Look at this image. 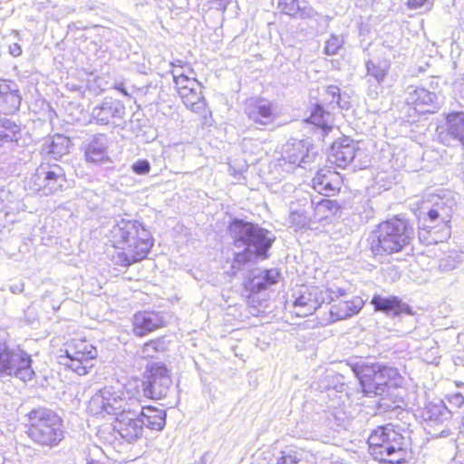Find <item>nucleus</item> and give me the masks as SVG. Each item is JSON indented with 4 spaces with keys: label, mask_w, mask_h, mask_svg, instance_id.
I'll use <instances>...</instances> for the list:
<instances>
[{
    "label": "nucleus",
    "mask_w": 464,
    "mask_h": 464,
    "mask_svg": "<svg viewBox=\"0 0 464 464\" xmlns=\"http://www.w3.org/2000/svg\"><path fill=\"white\" fill-rule=\"evenodd\" d=\"M343 290L337 292L327 285H306L298 287L292 303V313L297 317H306L324 308L320 317L323 324L350 317L360 311L361 306L346 298Z\"/></svg>",
    "instance_id": "obj_1"
},
{
    "label": "nucleus",
    "mask_w": 464,
    "mask_h": 464,
    "mask_svg": "<svg viewBox=\"0 0 464 464\" xmlns=\"http://www.w3.org/2000/svg\"><path fill=\"white\" fill-rule=\"evenodd\" d=\"M107 238L110 246L115 249L121 266H130L147 259L154 246L151 232L137 219H117L109 230Z\"/></svg>",
    "instance_id": "obj_2"
},
{
    "label": "nucleus",
    "mask_w": 464,
    "mask_h": 464,
    "mask_svg": "<svg viewBox=\"0 0 464 464\" xmlns=\"http://www.w3.org/2000/svg\"><path fill=\"white\" fill-rule=\"evenodd\" d=\"M366 443L369 455L380 464H410L413 459L411 440L392 423L372 430Z\"/></svg>",
    "instance_id": "obj_3"
},
{
    "label": "nucleus",
    "mask_w": 464,
    "mask_h": 464,
    "mask_svg": "<svg viewBox=\"0 0 464 464\" xmlns=\"http://www.w3.org/2000/svg\"><path fill=\"white\" fill-rule=\"evenodd\" d=\"M411 222L399 215L379 222L371 231L367 244L374 256L401 253L413 238Z\"/></svg>",
    "instance_id": "obj_4"
},
{
    "label": "nucleus",
    "mask_w": 464,
    "mask_h": 464,
    "mask_svg": "<svg viewBox=\"0 0 464 464\" xmlns=\"http://www.w3.org/2000/svg\"><path fill=\"white\" fill-rule=\"evenodd\" d=\"M353 372L363 395L381 401L392 398L403 382L397 368L379 362L356 363Z\"/></svg>",
    "instance_id": "obj_5"
},
{
    "label": "nucleus",
    "mask_w": 464,
    "mask_h": 464,
    "mask_svg": "<svg viewBox=\"0 0 464 464\" xmlns=\"http://www.w3.org/2000/svg\"><path fill=\"white\" fill-rule=\"evenodd\" d=\"M98 358L99 350L90 337L82 331H74L60 347L57 362L66 372L85 376L95 368Z\"/></svg>",
    "instance_id": "obj_6"
},
{
    "label": "nucleus",
    "mask_w": 464,
    "mask_h": 464,
    "mask_svg": "<svg viewBox=\"0 0 464 464\" xmlns=\"http://www.w3.org/2000/svg\"><path fill=\"white\" fill-rule=\"evenodd\" d=\"M175 91L183 104L194 113L211 116L203 95V85L197 79L191 63L175 59L170 63Z\"/></svg>",
    "instance_id": "obj_7"
},
{
    "label": "nucleus",
    "mask_w": 464,
    "mask_h": 464,
    "mask_svg": "<svg viewBox=\"0 0 464 464\" xmlns=\"http://www.w3.org/2000/svg\"><path fill=\"white\" fill-rule=\"evenodd\" d=\"M435 198H439V197L433 196L423 198L417 204L419 210L427 209L424 221L433 223L419 227V238L425 245L446 242L451 236V209L445 203L434 200Z\"/></svg>",
    "instance_id": "obj_8"
},
{
    "label": "nucleus",
    "mask_w": 464,
    "mask_h": 464,
    "mask_svg": "<svg viewBox=\"0 0 464 464\" xmlns=\"http://www.w3.org/2000/svg\"><path fill=\"white\" fill-rule=\"evenodd\" d=\"M26 434L36 444L53 448L64 439L62 419L53 411L37 408L26 414Z\"/></svg>",
    "instance_id": "obj_9"
},
{
    "label": "nucleus",
    "mask_w": 464,
    "mask_h": 464,
    "mask_svg": "<svg viewBox=\"0 0 464 464\" xmlns=\"http://www.w3.org/2000/svg\"><path fill=\"white\" fill-rule=\"evenodd\" d=\"M136 390L130 382L105 386L92 396L88 409L95 416L112 415L118 418L130 410L129 401L134 397Z\"/></svg>",
    "instance_id": "obj_10"
},
{
    "label": "nucleus",
    "mask_w": 464,
    "mask_h": 464,
    "mask_svg": "<svg viewBox=\"0 0 464 464\" xmlns=\"http://www.w3.org/2000/svg\"><path fill=\"white\" fill-rule=\"evenodd\" d=\"M33 188L44 196L62 191L67 183L63 168L57 163H41L31 179Z\"/></svg>",
    "instance_id": "obj_11"
},
{
    "label": "nucleus",
    "mask_w": 464,
    "mask_h": 464,
    "mask_svg": "<svg viewBox=\"0 0 464 464\" xmlns=\"http://www.w3.org/2000/svg\"><path fill=\"white\" fill-rule=\"evenodd\" d=\"M31 356L22 350L5 348L0 351V376H14L23 382L32 381L34 371Z\"/></svg>",
    "instance_id": "obj_12"
},
{
    "label": "nucleus",
    "mask_w": 464,
    "mask_h": 464,
    "mask_svg": "<svg viewBox=\"0 0 464 464\" xmlns=\"http://www.w3.org/2000/svg\"><path fill=\"white\" fill-rule=\"evenodd\" d=\"M171 382L170 374L165 364L150 362L146 366L141 386L143 395L150 400H161L166 397Z\"/></svg>",
    "instance_id": "obj_13"
},
{
    "label": "nucleus",
    "mask_w": 464,
    "mask_h": 464,
    "mask_svg": "<svg viewBox=\"0 0 464 464\" xmlns=\"http://www.w3.org/2000/svg\"><path fill=\"white\" fill-rule=\"evenodd\" d=\"M166 324L163 313L140 310L136 312L130 320V331L134 336L141 338L163 328Z\"/></svg>",
    "instance_id": "obj_14"
},
{
    "label": "nucleus",
    "mask_w": 464,
    "mask_h": 464,
    "mask_svg": "<svg viewBox=\"0 0 464 464\" xmlns=\"http://www.w3.org/2000/svg\"><path fill=\"white\" fill-rule=\"evenodd\" d=\"M113 431L121 440L128 443H134L143 438L144 428L134 411L130 410L114 418L112 422Z\"/></svg>",
    "instance_id": "obj_15"
},
{
    "label": "nucleus",
    "mask_w": 464,
    "mask_h": 464,
    "mask_svg": "<svg viewBox=\"0 0 464 464\" xmlns=\"http://www.w3.org/2000/svg\"><path fill=\"white\" fill-rule=\"evenodd\" d=\"M358 150L357 142L348 136H343L332 143L328 161L338 168L345 169L353 161Z\"/></svg>",
    "instance_id": "obj_16"
},
{
    "label": "nucleus",
    "mask_w": 464,
    "mask_h": 464,
    "mask_svg": "<svg viewBox=\"0 0 464 464\" xmlns=\"http://www.w3.org/2000/svg\"><path fill=\"white\" fill-rule=\"evenodd\" d=\"M125 106L121 101L106 97L102 102L95 106L92 112V121L98 125H108L114 119L123 117Z\"/></svg>",
    "instance_id": "obj_17"
},
{
    "label": "nucleus",
    "mask_w": 464,
    "mask_h": 464,
    "mask_svg": "<svg viewBox=\"0 0 464 464\" xmlns=\"http://www.w3.org/2000/svg\"><path fill=\"white\" fill-rule=\"evenodd\" d=\"M443 119V130L440 132V141L449 145L451 140H455L464 146V111H453L445 113Z\"/></svg>",
    "instance_id": "obj_18"
},
{
    "label": "nucleus",
    "mask_w": 464,
    "mask_h": 464,
    "mask_svg": "<svg viewBox=\"0 0 464 464\" xmlns=\"http://www.w3.org/2000/svg\"><path fill=\"white\" fill-rule=\"evenodd\" d=\"M22 97L15 83L7 79H0V114H14L19 111Z\"/></svg>",
    "instance_id": "obj_19"
},
{
    "label": "nucleus",
    "mask_w": 464,
    "mask_h": 464,
    "mask_svg": "<svg viewBox=\"0 0 464 464\" xmlns=\"http://www.w3.org/2000/svg\"><path fill=\"white\" fill-rule=\"evenodd\" d=\"M371 304L373 305L374 311L382 312L393 316L401 314H411V307L397 295L385 296L381 294H374L372 297Z\"/></svg>",
    "instance_id": "obj_20"
},
{
    "label": "nucleus",
    "mask_w": 464,
    "mask_h": 464,
    "mask_svg": "<svg viewBox=\"0 0 464 464\" xmlns=\"http://www.w3.org/2000/svg\"><path fill=\"white\" fill-rule=\"evenodd\" d=\"M312 218L315 223H332L336 219L341 212L342 206L335 200L328 198H323L314 202L312 201Z\"/></svg>",
    "instance_id": "obj_21"
},
{
    "label": "nucleus",
    "mask_w": 464,
    "mask_h": 464,
    "mask_svg": "<svg viewBox=\"0 0 464 464\" xmlns=\"http://www.w3.org/2000/svg\"><path fill=\"white\" fill-rule=\"evenodd\" d=\"M257 227L258 226L252 222L235 218L229 222L227 232L233 241V245L239 248L246 246Z\"/></svg>",
    "instance_id": "obj_22"
},
{
    "label": "nucleus",
    "mask_w": 464,
    "mask_h": 464,
    "mask_svg": "<svg viewBox=\"0 0 464 464\" xmlns=\"http://www.w3.org/2000/svg\"><path fill=\"white\" fill-rule=\"evenodd\" d=\"M84 157L88 163L93 165L104 164L111 161L108 146L102 136H94L84 148Z\"/></svg>",
    "instance_id": "obj_23"
},
{
    "label": "nucleus",
    "mask_w": 464,
    "mask_h": 464,
    "mask_svg": "<svg viewBox=\"0 0 464 464\" xmlns=\"http://www.w3.org/2000/svg\"><path fill=\"white\" fill-rule=\"evenodd\" d=\"M143 428L146 427L150 430L160 431L166 424V411L152 405L142 406L140 412L138 414Z\"/></svg>",
    "instance_id": "obj_24"
},
{
    "label": "nucleus",
    "mask_w": 464,
    "mask_h": 464,
    "mask_svg": "<svg viewBox=\"0 0 464 464\" xmlns=\"http://www.w3.org/2000/svg\"><path fill=\"white\" fill-rule=\"evenodd\" d=\"M273 242L274 239L269 237V231L258 227L246 247L249 249L253 246L256 256L264 260L269 256L268 251Z\"/></svg>",
    "instance_id": "obj_25"
},
{
    "label": "nucleus",
    "mask_w": 464,
    "mask_h": 464,
    "mask_svg": "<svg viewBox=\"0 0 464 464\" xmlns=\"http://www.w3.org/2000/svg\"><path fill=\"white\" fill-rule=\"evenodd\" d=\"M329 118L330 112L327 111L323 105L315 103L311 108L310 114L304 120V121L320 129L322 134L325 137L332 131L334 128V125L329 121Z\"/></svg>",
    "instance_id": "obj_26"
},
{
    "label": "nucleus",
    "mask_w": 464,
    "mask_h": 464,
    "mask_svg": "<svg viewBox=\"0 0 464 464\" xmlns=\"http://www.w3.org/2000/svg\"><path fill=\"white\" fill-rule=\"evenodd\" d=\"M247 115L254 122L265 124L266 120L274 117L273 103L263 98H258L251 104Z\"/></svg>",
    "instance_id": "obj_27"
},
{
    "label": "nucleus",
    "mask_w": 464,
    "mask_h": 464,
    "mask_svg": "<svg viewBox=\"0 0 464 464\" xmlns=\"http://www.w3.org/2000/svg\"><path fill=\"white\" fill-rule=\"evenodd\" d=\"M307 156V148L304 141L299 140L288 144L280 160L284 165L300 166Z\"/></svg>",
    "instance_id": "obj_28"
},
{
    "label": "nucleus",
    "mask_w": 464,
    "mask_h": 464,
    "mask_svg": "<svg viewBox=\"0 0 464 464\" xmlns=\"http://www.w3.org/2000/svg\"><path fill=\"white\" fill-rule=\"evenodd\" d=\"M277 8L282 14L292 17H304L307 14L306 7L302 6L299 0H278Z\"/></svg>",
    "instance_id": "obj_29"
},
{
    "label": "nucleus",
    "mask_w": 464,
    "mask_h": 464,
    "mask_svg": "<svg viewBox=\"0 0 464 464\" xmlns=\"http://www.w3.org/2000/svg\"><path fill=\"white\" fill-rule=\"evenodd\" d=\"M288 220L292 227L295 230H301L309 227L313 218H309L304 209H292L289 212Z\"/></svg>",
    "instance_id": "obj_30"
},
{
    "label": "nucleus",
    "mask_w": 464,
    "mask_h": 464,
    "mask_svg": "<svg viewBox=\"0 0 464 464\" xmlns=\"http://www.w3.org/2000/svg\"><path fill=\"white\" fill-rule=\"evenodd\" d=\"M279 278V273L275 269H267L263 274V281L258 284H253L249 286V289L253 293H257L266 289L268 286L277 283Z\"/></svg>",
    "instance_id": "obj_31"
},
{
    "label": "nucleus",
    "mask_w": 464,
    "mask_h": 464,
    "mask_svg": "<svg viewBox=\"0 0 464 464\" xmlns=\"http://www.w3.org/2000/svg\"><path fill=\"white\" fill-rule=\"evenodd\" d=\"M300 461L299 452L293 448H287L280 451L276 464H300Z\"/></svg>",
    "instance_id": "obj_32"
},
{
    "label": "nucleus",
    "mask_w": 464,
    "mask_h": 464,
    "mask_svg": "<svg viewBox=\"0 0 464 464\" xmlns=\"http://www.w3.org/2000/svg\"><path fill=\"white\" fill-rule=\"evenodd\" d=\"M16 132L14 122L7 119L0 118V144L6 142Z\"/></svg>",
    "instance_id": "obj_33"
},
{
    "label": "nucleus",
    "mask_w": 464,
    "mask_h": 464,
    "mask_svg": "<svg viewBox=\"0 0 464 464\" xmlns=\"http://www.w3.org/2000/svg\"><path fill=\"white\" fill-rule=\"evenodd\" d=\"M343 40L338 35H331L326 41L324 47V53L327 55L336 54L343 47Z\"/></svg>",
    "instance_id": "obj_34"
},
{
    "label": "nucleus",
    "mask_w": 464,
    "mask_h": 464,
    "mask_svg": "<svg viewBox=\"0 0 464 464\" xmlns=\"http://www.w3.org/2000/svg\"><path fill=\"white\" fill-rule=\"evenodd\" d=\"M367 74L374 78L377 82H382L386 76V69L376 64L372 61H368L366 63Z\"/></svg>",
    "instance_id": "obj_35"
},
{
    "label": "nucleus",
    "mask_w": 464,
    "mask_h": 464,
    "mask_svg": "<svg viewBox=\"0 0 464 464\" xmlns=\"http://www.w3.org/2000/svg\"><path fill=\"white\" fill-rule=\"evenodd\" d=\"M314 187L319 191H334L335 188L326 180V176L318 172L316 177L314 179Z\"/></svg>",
    "instance_id": "obj_36"
},
{
    "label": "nucleus",
    "mask_w": 464,
    "mask_h": 464,
    "mask_svg": "<svg viewBox=\"0 0 464 464\" xmlns=\"http://www.w3.org/2000/svg\"><path fill=\"white\" fill-rule=\"evenodd\" d=\"M325 94L328 96L329 103H336L339 105L341 100V91L339 87L335 85L327 86Z\"/></svg>",
    "instance_id": "obj_37"
},
{
    "label": "nucleus",
    "mask_w": 464,
    "mask_h": 464,
    "mask_svg": "<svg viewBox=\"0 0 464 464\" xmlns=\"http://www.w3.org/2000/svg\"><path fill=\"white\" fill-rule=\"evenodd\" d=\"M132 170L134 173L138 175H145L148 174L150 170V164L146 160H138L136 163H134L131 166Z\"/></svg>",
    "instance_id": "obj_38"
},
{
    "label": "nucleus",
    "mask_w": 464,
    "mask_h": 464,
    "mask_svg": "<svg viewBox=\"0 0 464 464\" xmlns=\"http://www.w3.org/2000/svg\"><path fill=\"white\" fill-rule=\"evenodd\" d=\"M250 261V250L246 246V248L238 253H236L233 257V262L237 266H242Z\"/></svg>",
    "instance_id": "obj_39"
},
{
    "label": "nucleus",
    "mask_w": 464,
    "mask_h": 464,
    "mask_svg": "<svg viewBox=\"0 0 464 464\" xmlns=\"http://www.w3.org/2000/svg\"><path fill=\"white\" fill-rule=\"evenodd\" d=\"M415 96L416 100L414 101L413 103L415 104L416 107L422 102L426 103L432 102L431 93L426 90L421 89L415 91Z\"/></svg>",
    "instance_id": "obj_40"
},
{
    "label": "nucleus",
    "mask_w": 464,
    "mask_h": 464,
    "mask_svg": "<svg viewBox=\"0 0 464 464\" xmlns=\"http://www.w3.org/2000/svg\"><path fill=\"white\" fill-rule=\"evenodd\" d=\"M427 2L428 0H408L407 6L410 9H418L423 6Z\"/></svg>",
    "instance_id": "obj_41"
},
{
    "label": "nucleus",
    "mask_w": 464,
    "mask_h": 464,
    "mask_svg": "<svg viewBox=\"0 0 464 464\" xmlns=\"http://www.w3.org/2000/svg\"><path fill=\"white\" fill-rule=\"evenodd\" d=\"M9 53L14 57L20 56L22 54V48L19 44L14 43L9 46Z\"/></svg>",
    "instance_id": "obj_42"
},
{
    "label": "nucleus",
    "mask_w": 464,
    "mask_h": 464,
    "mask_svg": "<svg viewBox=\"0 0 464 464\" xmlns=\"http://www.w3.org/2000/svg\"><path fill=\"white\" fill-rule=\"evenodd\" d=\"M113 88L115 90H118L119 92H121L125 96L130 95L129 92L126 91V89L121 84L115 85Z\"/></svg>",
    "instance_id": "obj_43"
},
{
    "label": "nucleus",
    "mask_w": 464,
    "mask_h": 464,
    "mask_svg": "<svg viewBox=\"0 0 464 464\" xmlns=\"http://www.w3.org/2000/svg\"><path fill=\"white\" fill-rule=\"evenodd\" d=\"M298 202H299V205H303V206H305V204H306L305 199H304V200L299 199Z\"/></svg>",
    "instance_id": "obj_44"
},
{
    "label": "nucleus",
    "mask_w": 464,
    "mask_h": 464,
    "mask_svg": "<svg viewBox=\"0 0 464 464\" xmlns=\"http://www.w3.org/2000/svg\"><path fill=\"white\" fill-rule=\"evenodd\" d=\"M333 464H344V463L340 462V461H336V462H334Z\"/></svg>",
    "instance_id": "obj_45"
}]
</instances>
